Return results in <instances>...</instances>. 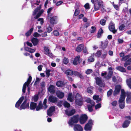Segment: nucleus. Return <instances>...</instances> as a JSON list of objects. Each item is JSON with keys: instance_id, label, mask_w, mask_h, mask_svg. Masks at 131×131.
I'll list each match as a JSON object with an SVG mask.
<instances>
[{"instance_id": "obj_1", "label": "nucleus", "mask_w": 131, "mask_h": 131, "mask_svg": "<svg viewBox=\"0 0 131 131\" xmlns=\"http://www.w3.org/2000/svg\"><path fill=\"white\" fill-rule=\"evenodd\" d=\"M91 2L94 4V11H97L99 9L100 7L103 5V2L98 0H91Z\"/></svg>"}, {"instance_id": "obj_2", "label": "nucleus", "mask_w": 131, "mask_h": 131, "mask_svg": "<svg viewBox=\"0 0 131 131\" xmlns=\"http://www.w3.org/2000/svg\"><path fill=\"white\" fill-rule=\"evenodd\" d=\"M75 102L78 105L81 106L83 104V99L78 93H77L75 96Z\"/></svg>"}, {"instance_id": "obj_3", "label": "nucleus", "mask_w": 131, "mask_h": 131, "mask_svg": "<svg viewBox=\"0 0 131 131\" xmlns=\"http://www.w3.org/2000/svg\"><path fill=\"white\" fill-rule=\"evenodd\" d=\"M51 15H47L48 20L49 21L50 23L52 25L56 24L57 23L58 18L57 16H55L51 17Z\"/></svg>"}, {"instance_id": "obj_4", "label": "nucleus", "mask_w": 131, "mask_h": 131, "mask_svg": "<svg viewBox=\"0 0 131 131\" xmlns=\"http://www.w3.org/2000/svg\"><path fill=\"white\" fill-rule=\"evenodd\" d=\"M78 114L73 116L71 118L70 121L68 122L69 124L71 125H73V123H77L79 120V117Z\"/></svg>"}, {"instance_id": "obj_5", "label": "nucleus", "mask_w": 131, "mask_h": 131, "mask_svg": "<svg viewBox=\"0 0 131 131\" xmlns=\"http://www.w3.org/2000/svg\"><path fill=\"white\" fill-rule=\"evenodd\" d=\"M93 125L92 121V119H90L88 123L86 124L84 127V129L85 131H90Z\"/></svg>"}, {"instance_id": "obj_6", "label": "nucleus", "mask_w": 131, "mask_h": 131, "mask_svg": "<svg viewBox=\"0 0 131 131\" xmlns=\"http://www.w3.org/2000/svg\"><path fill=\"white\" fill-rule=\"evenodd\" d=\"M96 83L97 85L101 87H104L105 86V84L103 80L101 78L99 77H97L96 79Z\"/></svg>"}, {"instance_id": "obj_7", "label": "nucleus", "mask_w": 131, "mask_h": 131, "mask_svg": "<svg viewBox=\"0 0 131 131\" xmlns=\"http://www.w3.org/2000/svg\"><path fill=\"white\" fill-rule=\"evenodd\" d=\"M108 29L110 31L114 34H115L117 32V30L115 29V24L112 21H111L109 24Z\"/></svg>"}, {"instance_id": "obj_8", "label": "nucleus", "mask_w": 131, "mask_h": 131, "mask_svg": "<svg viewBox=\"0 0 131 131\" xmlns=\"http://www.w3.org/2000/svg\"><path fill=\"white\" fill-rule=\"evenodd\" d=\"M125 118L129 120H125L123 124V128H126L128 126L130 123L131 117L129 116H126L125 117Z\"/></svg>"}, {"instance_id": "obj_9", "label": "nucleus", "mask_w": 131, "mask_h": 131, "mask_svg": "<svg viewBox=\"0 0 131 131\" xmlns=\"http://www.w3.org/2000/svg\"><path fill=\"white\" fill-rule=\"evenodd\" d=\"M88 117L85 114H82L81 115L79 118V121L81 124L85 123L87 120Z\"/></svg>"}, {"instance_id": "obj_10", "label": "nucleus", "mask_w": 131, "mask_h": 131, "mask_svg": "<svg viewBox=\"0 0 131 131\" xmlns=\"http://www.w3.org/2000/svg\"><path fill=\"white\" fill-rule=\"evenodd\" d=\"M27 100L25 99L23 103L20 105V110L25 109L29 108V103H27Z\"/></svg>"}, {"instance_id": "obj_11", "label": "nucleus", "mask_w": 131, "mask_h": 131, "mask_svg": "<svg viewBox=\"0 0 131 131\" xmlns=\"http://www.w3.org/2000/svg\"><path fill=\"white\" fill-rule=\"evenodd\" d=\"M121 89V86L120 85L116 86L113 93V95L114 96H115L118 95L120 92Z\"/></svg>"}, {"instance_id": "obj_12", "label": "nucleus", "mask_w": 131, "mask_h": 131, "mask_svg": "<svg viewBox=\"0 0 131 131\" xmlns=\"http://www.w3.org/2000/svg\"><path fill=\"white\" fill-rule=\"evenodd\" d=\"M65 112L66 115L69 116L73 115L75 112V110L72 109L70 110L69 109H68L65 110Z\"/></svg>"}, {"instance_id": "obj_13", "label": "nucleus", "mask_w": 131, "mask_h": 131, "mask_svg": "<svg viewBox=\"0 0 131 131\" xmlns=\"http://www.w3.org/2000/svg\"><path fill=\"white\" fill-rule=\"evenodd\" d=\"M48 101L52 103H55L57 102L58 99L54 95H50L49 96Z\"/></svg>"}, {"instance_id": "obj_14", "label": "nucleus", "mask_w": 131, "mask_h": 131, "mask_svg": "<svg viewBox=\"0 0 131 131\" xmlns=\"http://www.w3.org/2000/svg\"><path fill=\"white\" fill-rule=\"evenodd\" d=\"M55 111V108L54 106H52L50 107L49 109L47 110V115L49 116H51L52 115V113Z\"/></svg>"}, {"instance_id": "obj_15", "label": "nucleus", "mask_w": 131, "mask_h": 131, "mask_svg": "<svg viewBox=\"0 0 131 131\" xmlns=\"http://www.w3.org/2000/svg\"><path fill=\"white\" fill-rule=\"evenodd\" d=\"M24 99V97L23 96H21L16 102L15 105V107L17 108H18L20 106L21 103L23 102Z\"/></svg>"}, {"instance_id": "obj_16", "label": "nucleus", "mask_w": 131, "mask_h": 131, "mask_svg": "<svg viewBox=\"0 0 131 131\" xmlns=\"http://www.w3.org/2000/svg\"><path fill=\"white\" fill-rule=\"evenodd\" d=\"M74 131H82L83 129L82 126L79 124H76L74 126Z\"/></svg>"}, {"instance_id": "obj_17", "label": "nucleus", "mask_w": 131, "mask_h": 131, "mask_svg": "<svg viewBox=\"0 0 131 131\" xmlns=\"http://www.w3.org/2000/svg\"><path fill=\"white\" fill-rule=\"evenodd\" d=\"M44 52L45 54L48 56L50 57H52V53H50L49 52V50L48 48V47H44Z\"/></svg>"}, {"instance_id": "obj_18", "label": "nucleus", "mask_w": 131, "mask_h": 131, "mask_svg": "<svg viewBox=\"0 0 131 131\" xmlns=\"http://www.w3.org/2000/svg\"><path fill=\"white\" fill-rule=\"evenodd\" d=\"M48 90L50 93L54 94L55 93V86L53 85H50L48 88Z\"/></svg>"}, {"instance_id": "obj_19", "label": "nucleus", "mask_w": 131, "mask_h": 131, "mask_svg": "<svg viewBox=\"0 0 131 131\" xmlns=\"http://www.w3.org/2000/svg\"><path fill=\"white\" fill-rule=\"evenodd\" d=\"M31 41L33 44L34 46H36L38 44L39 40L38 38L33 37L31 39Z\"/></svg>"}, {"instance_id": "obj_20", "label": "nucleus", "mask_w": 131, "mask_h": 131, "mask_svg": "<svg viewBox=\"0 0 131 131\" xmlns=\"http://www.w3.org/2000/svg\"><path fill=\"white\" fill-rule=\"evenodd\" d=\"M84 46V44H80L76 48L75 50L78 52H81Z\"/></svg>"}, {"instance_id": "obj_21", "label": "nucleus", "mask_w": 131, "mask_h": 131, "mask_svg": "<svg viewBox=\"0 0 131 131\" xmlns=\"http://www.w3.org/2000/svg\"><path fill=\"white\" fill-rule=\"evenodd\" d=\"M74 76H77L80 78L81 79H83L84 77L80 73L77 71H73V74Z\"/></svg>"}, {"instance_id": "obj_22", "label": "nucleus", "mask_w": 131, "mask_h": 131, "mask_svg": "<svg viewBox=\"0 0 131 131\" xmlns=\"http://www.w3.org/2000/svg\"><path fill=\"white\" fill-rule=\"evenodd\" d=\"M127 96L126 102L127 103H129L131 102V93H127Z\"/></svg>"}, {"instance_id": "obj_23", "label": "nucleus", "mask_w": 131, "mask_h": 131, "mask_svg": "<svg viewBox=\"0 0 131 131\" xmlns=\"http://www.w3.org/2000/svg\"><path fill=\"white\" fill-rule=\"evenodd\" d=\"M56 85L58 87H62L65 85V83L63 81L59 80L56 82Z\"/></svg>"}, {"instance_id": "obj_24", "label": "nucleus", "mask_w": 131, "mask_h": 131, "mask_svg": "<svg viewBox=\"0 0 131 131\" xmlns=\"http://www.w3.org/2000/svg\"><path fill=\"white\" fill-rule=\"evenodd\" d=\"M43 108V105L42 104L41 102L40 101L39 102L38 106H37L36 108V111H39Z\"/></svg>"}, {"instance_id": "obj_25", "label": "nucleus", "mask_w": 131, "mask_h": 131, "mask_svg": "<svg viewBox=\"0 0 131 131\" xmlns=\"http://www.w3.org/2000/svg\"><path fill=\"white\" fill-rule=\"evenodd\" d=\"M37 106V103L33 102H31L29 107L30 109L31 110H34L36 108Z\"/></svg>"}, {"instance_id": "obj_26", "label": "nucleus", "mask_w": 131, "mask_h": 131, "mask_svg": "<svg viewBox=\"0 0 131 131\" xmlns=\"http://www.w3.org/2000/svg\"><path fill=\"white\" fill-rule=\"evenodd\" d=\"M56 94L57 96L60 99L62 98L64 95V93L60 91H57Z\"/></svg>"}, {"instance_id": "obj_27", "label": "nucleus", "mask_w": 131, "mask_h": 131, "mask_svg": "<svg viewBox=\"0 0 131 131\" xmlns=\"http://www.w3.org/2000/svg\"><path fill=\"white\" fill-rule=\"evenodd\" d=\"M80 58V56H76L74 59L73 61V64L75 66L77 65L78 64V61Z\"/></svg>"}, {"instance_id": "obj_28", "label": "nucleus", "mask_w": 131, "mask_h": 131, "mask_svg": "<svg viewBox=\"0 0 131 131\" xmlns=\"http://www.w3.org/2000/svg\"><path fill=\"white\" fill-rule=\"evenodd\" d=\"M104 31L102 28H100L98 31L97 34V38H100L102 34L103 33Z\"/></svg>"}, {"instance_id": "obj_29", "label": "nucleus", "mask_w": 131, "mask_h": 131, "mask_svg": "<svg viewBox=\"0 0 131 131\" xmlns=\"http://www.w3.org/2000/svg\"><path fill=\"white\" fill-rule=\"evenodd\" d=\"M101 48L103 49H105L107 46V42H103L102 41H101Z\"/></svg>"}, {"instance_id": "obj_30", "label": "nucleus", "mask_w": 131, "mask_h": 131, "mask_svg": "<svg viewBox=\"0 0 131 131\" xmlns=\"http://www.w3.org/2000/svg\"><path fill=\"white\" fill-rule=\"evenodd\" d=\"M34 29L33 27L31 28L29 30H28L26 33L25 35L27 37L29 36L31 34Z\"/></svg>"}, {"instance_id": "obj_31", "label": "nucleus", "mask_w": 131, "mask_h": 131, "mask_svg": "<svg viewBox=\"0 0 131 131\" xmlns=\"http://www.w3.org/2000/svg\"><path fill=\"white\" fill-rule=\"evenodd\" d=\"M65 73L66 74L69 75H72L73 74V71L70 69L66 70Z\"/></svg>"}, {"instance_id": "obj_32", "label": "nucleus", "mask_w": 131, "mask_h": 131, "mask_svg": "<svg viewBox=\"0 0 131 131\" xmlns=\"http://www.w3.org/2000/svg\"><path fill=\"white\" fill-rule=\"evenodd\" d=\"M117 70L121 72H126V70L125 68L121 66H118L116 68Z\"/></svg>"}, {"instance_id": "obj_33", "label": "nucleus", "mask_w": 131, "mask_h": 131, "mask_svg": "<svg viewBox=\"0 0 131 131\" xmlns=\"http://www.w3.org/2000/svg\"><path fill=\"white\" fill-rule=\"evenodd\" d=\"M113 72L109 71L107 75L105 77V78L107 80L111 78L113 74Z\"/></svg>"}, {"instance_id": "obj_34", "label": "nucleus", "mask_w": 131, "mask_h": 131, "mask_svg": "<svg viewBox=\"0 0 131 131\" xmlns=\"http://www.w3.org/2000/svg\"><path fill=\"white\" fill-rule=\"evenodd\" d=\"M88 62H93L94 61L95 59L94 58V55H92L89 57L88 59Z\"/></svg>"}, {"instance_id": "obj_35", "label": "nucleus", "mask_w": 131, "mask_h": 131, "mask_svg": "<svg viewBox=\"0 0 131 131\" xmlns=\"http://www.w3.org/2000/svg\"><path fill=\"white\" fill-rule=\"evenodd\" d=\"M102 54V53L100 50H98L97 51L96 53H95V55L96 57L99 58Z\"/></svg>"}, {"instance_id": "obj_36", "label": "nucleus", "mask_w": 131, "mask_h": 131, "mask_svg": "<svg viewBox=\"0 0 131 131\" xmlns=\"http://www.w3.org/2000/svg\"><path fill=\"white\" fill-rule=\"evenodd\" d=\"M93 87L92 86H90L87 88V92L91 94L92 93V90Z\"/></svg>"}, {"instance_id": "obj_37", "label": "nucleus", "mask_w": 131, "mask_h": 131, "mask_svg": "<svg viewBox=\"0 0 131 131\" xmlns=\"http://www.w3.org/2000/svg\"><path fill=\"white\" fill-rule=\"evenodd\" d=\"M72 93H69L68 95L67 99L68 100L71 102H72L73 101V99L72 98Z\"/></svg>"}, {"instance_id": "obj_38", "label": "nucleus", "mask_w": 131, "mask_h": 131, "mask_svg": "<svg viewBox=\"0 0 131 131\" xmlns=\"http://www.w3.org/2000/svg\"><path fill=\"white\" fill-rule=\"evenodd\" d=\"M47 99H45L43 101V108L44 110H46L47 107Z\"/></svg>"}, {"instance_id": "obj_39", "label": "nucleus", "mask_w": 131, "mask_h": 131, "mask_svg": "<svg viewBox=\"0 0 131 131\" xmlns=\"http://www.w3.org/2000/svg\"><path fill=\"white\" fill-rule=\"evenodd\" d=\"M126 83L127 85L131 89V78H130L127 80H126Z\"/></svg>"}, {"instance_id": "obj_40", "label": "nucleus", "mask_w": 131, "mask_h": 131, "mask_svg": "<svg viewBox=\"0 0 131 131\" xmlns=\"http://www.w3.org/2000/svg\"><path fill=\"white\" fill-rule=\"evenodd\" d=\"M107 54V52L105 50L104 51V53L102 54L101 58L103 59H105L106 57V56Z\"/></svg>"}, {"instance_id": "obj_41", "label": "nucleus", "mask_w": 131, "mask_h": 131, "mask_svg": "<svg viewBox=\"0 0 131 131\" xmlns=\"http://www.w3.org/2000/svg\"><path fill=\"white\" fill-rule=\"evenodd\" d=\"M69 62V60L66 57H64L63 60V63L65 64H67Z\"/></svg>"}, {"instance_id": "obj_42", "label": "nucleus", "mask_w": 131, "mask_h": 131, "mask_svg": "<svg viewBox=\"0 0 131 131\" xmlns=\"http://www.w3.org/2000/svg\"><path fill=\"white\" fill-rule=\"evenodd\" d=\"M119 106L120 108L122 109H123L125 107V102H119Z\"/></svg>"}, {"instance_id": "obj_43", "label": "nucleus", "mask_w": 131, "mask_h": 131, "mask_svg": "<svg viewBox=\"0 0 131 131\" xmlns=\"http://www.w3.org/2000/svg\"><path fill=\"white\" fill-rule=\"evenodd\" d=\"M64 106L68 108L70 107V103L67 101H65L63 104Z\"/></svg>"}, {"instance_id": "obj_44", "label": "nucleus", "mask_w": 131, "mask_h": 131, "mask_svg": "<svg viewBox=\"0 0 131 131\" xmlns=\"http://www.w3.org/2000/svg\"><path fill=\"white\" fill-rule=\"evenodd\" d=\"M130 57L129 55L123 57L122 58V61H125L128 59Z\"/></svg>"}, {"instance_id": "obj_45", "label": "nucleus", "mask_w": 131, "mask_h": 131, "mask_svg": "<svg viewBox=\"0 0 131 131\" xmlns=\"http://www.w3.org/2000/svg\"><path fill=\"white\" fill-rule=\"evenodd\" d=\"M33 99L34 102H37L39 99L38 95V94L35 95Z\"/></svg>"}, {"instance_id": "obj_46", "label": "nucleus", "mask_w": 131, "mask_h": 131, "mask_svg": "<svg viewBox=\"0 0 131 131\" xmlns=\"http://www.w3.org/2000/svg\"><path fill=\"white\" fill-rule=\"evenodd\" d=\"M53 8V7H52L49 8L48 9L47 11V13H48L47 15H51V16H52V14L51 13H50V12Z\"/></svg>"}, {"instance_id": "obj_47", "label": "nucleus", "mask_w": 131, "mask_h": 131, "mask_svg": "<svg viewBox=\"0 0 131 131\" xmlns=\"http://www.w3.org/2000/svg\"><path fill=\"white\" fill-rule=\"evenodd\" d=\"M125 27V26L124 24H121L119 26V30L122 31L123 30Z\"/></svg>"}, {"instance_id": "obj_48", "label": "nucleus", "mask_w": 131, "mask_h": 131, "mask_svg": "<svg viewBox=\"0 0 131 131\" xmlns=\"http://www.w3.org/2000/svg\"><path fill=\"white\" fill-rule=\"evenodd\" d=\"M125 97L121 96L120 97L118 101L119 102H124Z\"/></svg>"}, {"instance_id": "obj_49", "label": "nucleus", "mask_w": 131, "mask_h": 131, "mask_svg": "<svg viewBox=\"0 0 131 131\" xmlns=\"http://www.w3.org/2000/svg\"><path fill=\"white\" fill-rule=\"evenodd\" d=\"M91 30L90 31V32L91 33H94L96 31V29L95 27L93 26L91 27Z\"/></svg>"}, {"instance_id": "obj_50", "label": "nucleus", "mask_w": 131, "mask_h": 131, "mask_svg": "<svg viewBox=\"0 0 131 131\" xmlns=\"http://www.w3.org/2000/svg\"><path fill=\"white\" fill-rule=\"evenodd\" d=\"M106 20L104 19H102L100 21V24L102 26L105 25V24Z\"/></svg>"}, {"instance_id": "obj_51", "label": "nucleus", "mask_w": 131, "mask_h": 131, "mask_svg": "<svg viewBox=\"0 0 131 131\" xmlns=\"http://www.w3.org/2000/svg\"><path fill=\"white\" fill-rule=\"evenodd\" d=\"M51 70L50 69H48L46 70V76L47 77H49L50 75V72Z\"/></svg>"}, {"instance_id": "obj_52", "label": "nucleus", "mask_w": 131, "mask_h": 131, "mask_svg": "<svg viewBox=\"0 0 131 131\" xmlns=\"http://www.w3.org/2000/svg\"><path fill=\"white\" fill-rule=\"evenodd\" d=\"M121 96L124 97H126V93L124 89L121 90Z\"/></svg>"}, {"instance_id": "obj_53", "label": "nucleus", "mask_w": 131, "mask_h": 131, "mask_svg": "<svg viewBox=\"0 0 131 131\" xmlns=\"http://www.w3.org/2000/svg\"><path fill=\"white\" fill-rule=\"evenodd\" d=\"M113 90L111 89L107 92V96L108 97H109L112 94V93Z\"/></svg>"}, {"instance_id": "obj_54", "label": "nucleus", "mask_w": 131, "mask_h": 131, "mask_svg": "<svg viewBox=\"0 0 131 131\" xmlns=\"http://www.w3.org/2000/svg\"><path fill=\"white\" fill-rule=\"evenodd\" d=\"M46 29L47 32L48 33L51 32L52 30V28L50 26L47 27Z\"/></svg>"}, {"instance_id": "obj_55", "label": "nucleus", "mask_w": 131, "mask_h": 131, "mask_svg": "<svg viewBox=\"0 0 131 131\" xmlns=\"http://www.w3.org/2000/svg\"><path fill=\"white\" fill-rule=\"evenodd\" d=\"M33 36L35 37H38L40 36V35L39 34L38 32H34L33 34Z\"/></svg>"}, {"instance_id": "obj_56", "label": "nucleus", "mask_w": 131, "mask_h": 131, "mask_svg": "<svg viewBox=\"0 0 131 131\" xmlns=\"http://www.w3.org/2000/svg\"><path fill=\"white\" fill-rule=\"evenodd\" d=\"M93 71L92 69H88L85 72V73L87 74H89L91 73Z\"/></svg>"}, {"instance_id": "obj_57", "label": "nucleus", "mask_w": 131, "mask_h": 131, "mask_svg": "<svg viewBox=\"0 0 131 131\" xmlns=\"http://www.w3.org/2000/svg\"><path fill=\"white\" fill-rule=\"evenodd\" d=\"M53 34L54 36H58L59 35V32L58 30H55L53 31Z\"/></svg>"}, {"instance_id": "obj_58", "label": "nucleus", "mask_w": 131, "mask_h": 131, "mask_svg": "<svg viewBox=\"0 0 131 131\" xmlns=\"http://www.w3.org/2000/svg\"><path fill=\"white\" fill-rule=\"evenodd\" d=\"M92 106H91L90 105H88V109L89 110V111L90 112H92L93 111V109L92 108Z\"/></svg>"}, {"instance_id": "obj_59", "label": "nucleus", "mask_w": 131, "mask_h": 131, "mask_svg": "<svg viewBox=\"0 0 131 131\" xmlns=\"http://www.w3.org/2000/svg\"><path fill=\"white\" fill-rule=\"evenodd\" d=\"M82 50H83V53H85V54H87L88 53V52L86 47L84 48V47Z\"/></svg>"}, {"instance_id": "obj_60", "label": "nucleus", "mask_w": 131, "mask_h": 131, "mask_svg": "<svg viewBox=\"0 0 131 131\" xmlns=\"http://www.w3.org/2000/svg\"><path fill=\"white\" fill-rule=\"evenodd\" d=\"M63 101H60L59 102H58L57 104V105L58 106L61 107L62 106Z\"/></svg>"}, {"instance_id": "obj_61", "label": "nucleus", "mask_w": 131, "mask_h": 131, "mask_svg": "<svg viewBox=\"0 0 131 131\" xmlns=\"http://www.w3.org/2000/svg\"><path fill=\"white\" fill-rule=\"evenodd\" d=\"M37 20L38 21H40V23L42 25L44 23L43 19V18H39Z\"/></svg>"}, {"instance_id": "obj_62", "label": "nucleus", "mask_w": 131, "mask_h": 131, "mask_svg": "<svg viewBox=\"0 0 131 131\" xmlns=\"http://www.w3.org/2000/svg\"><path fill=\"white\" fill-rule=\"evenodd\" d=\"M101 107V104L98 103L96 104L95 106V109H97L98 108H100Z\"/></svg>"}, {"instance_id": "obj_63", "label": "nucleus", "mask_w": 131, "mask_h": 131, "mask_svg": "<svg viewBox=\"0 0 131 131\" xmlns=\"http://www.w3.org/2000/svg\"><path fill=\"white\" fill-rule=\"evenodd\" d=\"M79 12L77 9H76L74 13V15L75 16H77L79 14Z\"/></svg>"}, {"instance_id": "obj_64", "label": "nucleus", "mask_w": 131, "mask_h": 131, "mask_svg": "<svg viewBox=\"0 0 131 131\" xmlns=\"http://www.w3.org/2000/svg\"><path fill=\"white\" fill-rule=\"evenodd\" d=\"M84 7L86 9H89L90 8L89 4L88 3H86L84 5Z\"/></svg>"}]
</instances>
